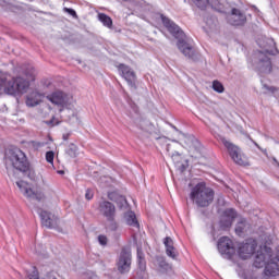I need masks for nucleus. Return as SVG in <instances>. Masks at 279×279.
<instances>
[{
	"label": "nucleus",
	"mask_w": 279,
	"mask_h": 279,
	"mask_svg": "<svg viewBox=\"0 0 279 279\" xmlns=\"http://www.w3.org/2000/svg\"><path fill=\"white\" fill-rule=\"evenodd\" d=\"M23 76L10 77V74L0 72V95H12L16 97L17 95H23L27 93L29 88V82L36 80V69L33 65H27L23 68Z\"/></svg>",
	"instance_id": "f257e3e1"
},
{
	"label": "nucleus",
	"mask_w": 279,
	"mask_h": 279,
	"mask_svg": "<svg viewBox=\"0 0 279 279\" xmlns=\"http://www.w3.org/2000/svg\"><path fill=\"white\" fill-rule=\"evenodd\" d=\"M47 99L57 107L59 112H64V110L71 112L72 116L69 118L70 125H81L82 120L77 117V109L75 108L77 102L73 95L66 94L62 90H57L48 95Z\"/></svg>",
	"instance_id": "f03ea898"
},
{
	"label": "nucleus",
	"mask_w": 279,
	"mask_h": 279,
	"mask_svg": "<svg viewBox=\"0 0 279 279\" xmlns=\"http://www.w3.org/2000/svg\"><path fill=\"white\" fill-rule=\"evenodd\" d=\"M161 19V23L168 29V32L177 38V47L185 56V58H193V46L189 44L184 38L186 37L184 35V32L173 21H171L169 17L165 16L163 14L158 15Z\"/></svg>",
	"instance_id": "7ed1b4c3"
},
{
	"label": "nucleus",
	"mask_w": 279,
	"mask_h": 279,
	"mask_svg": "<svg viewBox=\"0 0 279 279\" xmlns=\"http://www.w3.org/2000/svg\"><path fill=\"white\" fill-rule=\"evenodd\" d=\"M190 199L199 208H206L214 202L215 191L206 186V183L199 182L191 189Z\"/></svg>",
	"instance_id": "20e7f679"
},
{
	"label": "nucleus",
	"mask_w": 279,
	"mask_h": 279,
	"mask_svg": "<svg viewBox=\"0 0 279 279\" xmlns=\"http://www.w3.org/2000/svg\"><path fill=\"white\" fill-rule=\"evenodd\" d=\"M4 162L7 167H13L17 171H25L29 160L27 155L20 148H11L5 153Z\"/></svg>",
	"instance_id": "39448f33"
},
{
	"label": "nucleus",
	"mask_w": 279,
	"mask_h": 279,
	"mask_svg": "<svg viewBox=\"0 0 279 279\" xmlns=\"http://www.w3.org/2000/svg\"><path fill=\"white\" fill-rule=\"evenodd\" d=\"M221 141L230 158L233 160V162H235V165H240V167H247V165H250V161H247V157L243 155L239 146L234 145L232 142L226 138H222Z\"/></svg>",
	"instance_id": "423d86ee"
},
{
	"label": "nucleus",
	"mask_w": 279,
	"mask_h": 279,
	"mask_svg": "<svg viewBox=\"0 0 279 279\" xmlns=\"http://www.w3.org/2000/svg\"><path fill=\"white\" fill-rule=\"evenodd\" d=\"M16 186L27 199H36V202H47V194H45V192L43 191L35 192L32 189V184H29L28 182L17 181Z\"/></svg>",
	"instance_id": "0eeeda50"
},
{
	"label": "nucleus",
	"mask_w": 279,
	"mask_h": 279,
	"mask_svg": "<svg viewBox=\"0 0 279 279\" xmlns=\"http://www.w3.org/2000/svg\"><path fill=\"white\" fill-rule=\"evenodd\" d=\"M118 271L120 274H128L132 269V250L122 248L117 262Z\"/></svg>",
	"instance_id": "6e6552de"
},
{
	"label": "nucleus",
	"mask_w": 279,
	"mask_h": 279,
	"mask_svg": "<svg viewBox=\"0 0 279 279\" xmlns=\"http://www.w3.org/2000/svg\"><path fill=\"white\" fill-rule=\"evenodd\" d=\"M218 252L223 256V258H232L236 254V248H234V242L228 236H222L218 241Z\"/></svg>",
	"instance_id": "1a4fd4ad"
},
{
	"label": "nucleus",
	"mask_w": 279,
	"mask_h": 279,
	"mask_svg": "<svg viewBox=\"0 0 279 279\" xmlns=\"http://www.w3.org/2000/svg\"><path fill=\"white\" fill-rule=\"evenodd\" d=\"M258 243L254 239H247L245 242L241 243L238 248V254L242 260H247L252 258V255L256 251Z\"/></svg>",
	"instance_id": "9d476101"
},
{
	"label": "nucleus",
	"mask_w": 279,
	"mask_h": 279,
	"mask_svg": "<svg viewBox=\"0 0 279 279\" xmlns=\"http://www.w3.org/2000/svg\"><path fill=\"white\" fill-rule=\"evenodd\" d=\"M231 16L232 17L229 20L231 25H245L247 16L245 15V7L243 5V2H240L238 7L231 9Z\"/></svg>",
	"instance_id": "9b49d317"
},
{
	"label": "nucleus",
	"mask_w": 279,
	"mask_h": 279,
	"mask_svg": "<svg viewBox=\"0 0 279 279\" xmlns=\"http://www.w3.org/2000/svg\"><path fill=\"white\" fill-rule=\"evenodd\" d=\"M98 210L107 221H114L117 215V207H114V204L108 201H102L99 203Z\"/></svg>",
	"instance_id": "f8f14e48"
},
{
	"label": "nucleus",
	"mask_w": 279,
	"mask_h": 279,
	"mask_svg": "<svg viewBox=\"0 0 279 279\" xmlns=\"http://www.w3.org/2000/svg\"><path fill=\"white\" fill-rule=\"evenodd\" d=\"M236 217H239V215L236 214V210L232 208L226 209L220 216V221H219L220 229L228 230L229 228H231Z\"/></svg>",
	"instance_id": "ddd939ff"
},
{
	"label": "nucleus",
	"mask_w": 279,
	"mask_h": 279,
	"mask_svg": "<svg viewBox=\"0 0 279 279\" xmlns=\"http://www.w3.org/2000/svg\"><path fill=\"white\" fill-rule=\"evenodd\" d=\"M118 71L120 75L128 82L129 86L131 88H136V73H134V70H132L130 66L121 63L118 65Z\"/></svg>",
	"instance_id": "4468645a"
},
{
	"label": "nucleus",
	"mask_w": 279,
	"mask_h": 279,
	"mask_svg": "<svg viewBox=\"0 0 279 279\" xmlns=\"http://www.w3.org/2000/svg\"><path fill=\"white\" fill-rule=\"evenodd\" d=\"M38 215L41 220V226L45 228H58V217L49 211L46 210H39Z\"/></svg>",
	"instance_id": "2eb2a0df"
},
{
	"label": "nucleus",
	"mask_w": 279,
	"mask_h": 279,
	"mask_svg": "<svg viewBox=\"0 0 279 279\" xmlns=\"http://www.w3.org/2000/svg\"><path fill=\"white\" fill-rule=\"evenodd\" d=\"M259 58V71L260 73H270L271 72V59L268 58L265 52L258 53Z\"/></svg>",
	"instance_id": "dca6fc26"
},
{
	"label": "nucleus",
	"mask_w": 279,
	"mask_h": 279,
	"mask_svg": "<svg viewBox=\"0 0 279 279\" xmlns=\"http://www.w3.org/2000/svg\"><path fill=\"white\" fill-rule=\"evenodd\" d=\"M153 265L156 271H159V274H168V271H171V266L169 263H167V260H165V257H156Z\"/></svg>",
	"instance_id": "f3484780"
},
{
	"label": "nucleus",
	"mask_w": 279,
	"mask_h": 279,
	"mask_svg": "<svg viewBox=\"0 0 279 279\" xmlns=\"http://www.w3.org/2000/svg\"><path fill=\"white\" fill-rule=\"evenodd\" d=\"M137 277L143 278L147 269V262H145V254H143V251L141 248H137Z\"/></svg>",
	"instance_id": "a211bd4d"
},
{
	"label": "nucleus",
	"mask_w": 279,
	"mask_h": 279,
	"mask_svg": "<svg viewBox=\"0 0 279 279\" xmlns=\"http://www.w3.org/2000/svg\"><path fill=\"white\" fill-rule=\"evenodd\" d=\"M163 245L166 247L167 256L175 260V258H178V250L173 246V240L170 236L165 238Z\"/></svg>",
	"instance_id": "6ab92c4d"
},
{
	"label": "nucleus",
	"mask_w": 279,
	"mask_h": 279,
	"mask_svg": "<svg viewBox=\"0 0 279 279\" xmlns=\"http://www.w3.org/2000/svg\"><path fill=\"white\" fill-rule=\"evenodd\" d=\"M43 99H45L44 94L33 92L26 98V106H28V108H34L35 106H38Z\"/></svg>",
	"instance_id": "aec40b11"
},
{
	"label": "nucleus",
	"mask_w": 279,
	"mask_h": 279,
	"mask_svg": "<svg viewBox=\"0 0 279 279\" xmlns=\"http://www.w3.org/2000/svg\"><path fill=\"white\" fill-rule=\"evenodd\" d=\"M124 220L126 226H131L132 228H140L138 220L136 219V214H134V211H128L124 214Z\"/></svg>",
	"instance_id": "412c9836"
},
{
	"label": "nucleus",
	"mask_w": 279,
	"mask_h": 279,
	"mask_svg": "<svg viewBox=\"0 0 279 279\" xmlns=\"http://www.w3.org/2000/svg\"><path fill=\"white\" fill-rule=\"evenodd\" d=\"M24 175H27L32 182H38V174H36V170L28 163L26 169L21 170Z\"/></svg>",
	"instance_id": "4be33fe9"
},
{
	"label": "nucleus",
	"mask_w": 279,
	"mask_h": 279,
	"mask_svg": "<svg viewBox=\"0 0 279 279\" xmlns=\"http://www.w3.org/2000/svg\"><path fill=\"white\" fill-rule=\"evenodd\" d=\"M185 143L189 145L190 149H199L202 147L199 141L193 135L185 137Z\"/></svg>",
	"instance_id": "5701e85b"
},
{
	"label": "nucleus",
	"mask_w": 279,
	"mask_h": 279,
	"mask_svg": "<svg viewBox=\"0 0 279 279\" xmlns=\"http://www.w3.org/2000/svg\"><path fill=\"white\" fill-rule=\"evenodd\" d=\"M236 234L241 235L243 232H247V220L241 219L235 227Z\"/></svg>",
	"instance_id": "b1692460"
},
{
	"label": "nucleus",
	"mask_w": 279,
	"mask_h": 279,
	"mask_svg": "<svg viewBox=\"0 0 279 279\" xmlns=\"http://www.w3.org/2000/svg\"><path fill=\"white\" fill-rule=\"evenodd\" d=\"M98 21H100L105 27H112V19L104 13L98 14Z\"/></svg>",
	"instance_id": "393cba45"
},
{
	"label": "nucleus",
	"mask_w": 279,
	"mask_h": 279,
	"mask_svg": "<svg viewBox=\"0 0 279 279\" xmlns=\"http://www.w3.org/2000/svg\"><path fill=\"white\" fill-rule=\"evenodd\" d=\"M28 147L32 151H40L45 147V142L31 141L28 142Z\"/></svg>",
	"instance_id": "a878e982"
},
{
	"label": "nucleus",
	"mask_w": 279,
	"mask_h": 279,
	"mask_svg": "<svg viewBox=\"0 0 279 279\" xmlns=\"http://www.w3.org/2000/svg\"><path fill=\"white\" fill-rule=\"evenodd\" d=\"M191 1L199 10H206V8H208V5L210 4L209 0H191Z\"/></svg>",
	"instance_id": "bb28decb"
},
{
	"label": "nucleus",
	"mask_w": 279,
	"mask_h": 279,
	"mask_svg": "<svg viewBox=\"0 0 279 279\" xmlns=\"http://www.w3.org/2000/svg\"><path fill=\"white\" fill-rule=\"evenodd\" d=\"M211 8H214V10H216L217 12H226V9H223V4H221V2L219 0H215L211 3Z\"/></svg>",
	"instance_id": "cd10ccee"
},
{
	"label": "nucleus",
	"mask_w": 279,
	"mask_h": 279,
	"mask_svg": "<svg viewBox=\"0 0 279 279\" xmlns=\"http://www.w3.org/2000/svg\"><path fill=\"white\" fill-rule=\"evenodd\" d=\"M213 89L216 93H223V90H226V88H223V84H221V82H219V81L213 82Z\"/></svg>",
	"instance_id": "c85d7f7f"
},
{
	"label": "nucleus",
	"mask_w": 279,
	"mask_h": 279,
	"mask_svg": "<svg viewBox=\"0 0 279 279\" xmlns=\"http://www.w3.org/2000/svg\"><path fill=\"white\" fill-rule=\"evenodd\" d=\"M54 158H56V153H53V150H49L46 153V161L48 162V165H51V167H53Z\"/></svg>",
	"instance_id": "c756f323"
},
{
	"label": "nucleus",
	"mask_w": 279,
	"mask_h": 279,
	"mask_svg": "<svg viewBox=\"0 0 279 279\" xmlns=\"http://www.w3.org/2000/svg\"><path fill=\"white\" fill-rule=\"evenodd\" d=\"M69 156L71 158H77V146L72 145L71 148L68 150Z\"/></svg>",
	"instance_id": "7c9ffc66"
},
{
	"label": "nucleus",
	"mask_w": 279,
	"mask_h": 279,
	"mask_svg": "<svg viewBox=\"0 0 279 279\" xmlns=\"http://www.w3.org/2000/svg\"><path fill=\"white\" fill-rule=\"evenodd\" d=\"M263 89H264V93H276V90H278V88L274 87V86H268L267 84H264L263 85Z\"/></svg>",
	"instance_id": "2f4dec72"
},
{
	"label": "nucleus",
	"mask_w": 279,
	"mask_h": 279,
	"mask_svg": "<svg viewBox=\"0 0 279 279\" xmlns=\"http://www.w3.org/2000/svg\"><path fill=\"white\" fill-rule=\"evenodd\" d=\"M109 221H111V223L109 225L108 230L111 232H117V230H119V223L114 222V220Z\"/></svg>",
	"instance_id": "473e14b6"
},
{
	"label": "nucleus",
	"mask_w": 279,
	"mask_h": 279,
	"mask_svg": "<svg viewBox=\"0 0 279 279\" xmlns=\"http://www.w3.org/2000/svg\"><path fill=\"white\" fill-rule=\"evenodd\" d=\"M63 11L66 12L68 14H70V16H73V19H77V12H75V10L64 8Z\"/></svg>",
	"instance_id": "72a5a7b5"
},
{
	"label": "nucleus",
	"mask_w": 279,
	"mask_h": 279,
	"mask_svg": "<svg viewBox=\"0 0 279 279\" xmlns=\"http://www.w3.org/2000/svg\"><path fill=\"white\" fill-rule=\"evenodd\" d=\"M98 243L101 245H108V238L106 235H98Z\"/></svg>",
	"instance_id": "f704fd0d"
},
{
	"label": "nucleus",
	"mask_w": 279,
	"mask_h": 279,
	"mask_svg": "<svg viewBox=\"0 0 279 279\" xmlns=\"http://www.w3.org/2000/svg\"><path fill=\"white\" fill-rule=\"evenodd\" d=\"M93 197H95V194L93 193V190H87L85 193V198L90 201L93 199Z\"/></svg>",
	"instance_id": "c9c22d12"
},
{
	"label": "nucleus",
	"mask_w": 279,
	"mask_h": 279,
	"mask_svg": "<svg viewBox=\"0 0 279 279\" xmlns=\"http://www.w3.org/2000/svg\"><path fill=\"white\" fill-rule=\"evenodd\" d=\"M47 125H59L60 121H58L56 118H52L50 121H46Z\"/></svg>",
	"instance_id": "e433bc0d"
},
{
	"label": "nucleus",
	"mask_w": 279,
	"mask_h": 279,
	"mask_svg": "<svg viewBox=\"0 0 279 279\" xmlns=\"http://www.w3.org/2000/svg\"><path fill=\"white\" fill-rule=\"evenodd\" d=\"M255 147L259 148L260 151H263V154L267 155V149H263L260 148V146H258L256 143H254Z\"/></svg>",
	"instance_id": "4c0bfd02"
},
{
	"label": "nucleus",
	"mask_w": 279,
	"mask_h": 279,
	"mask_svg": "<svg viewBox=\"0 0 279 279\" xmlns=\"http://www.w3.org/2000/svg\"><path fill=\"white\" fill-rule=\"evenodd\" d=\"M175 156H180V153H175L172 155V158H175Z\"/></svg>",
	"instance_id": "58836bf2"
},
{
	"label": "nucleus",
	"mask_w": 279,
	"mask_h": 279,
	"mask_svg": "<svg viewBox=\"0 0 279 279\" xmlns=\"http://www.w3.org/2000/svg\"><path fill=\"white\" fill-rule=\"evenodd\" d=\"M120 199H121V202H124V204H125V198L124 197H121Z\"/></svg>",
	"instance_id": "ea45409f"
}]
</instances>
